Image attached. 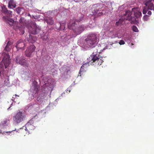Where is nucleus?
Instances as JSON below:
<instances>
[{
	"instance_id": "nucleus-23",
	"label": "nucleus",
	"mask_w": 154,
	"mask_h": 154,
	"mask_svg": "<svg viewBox=\"0 0 154 154\" xmlns=\"http://www.w3.org/2000/svg\"><path fill=\"white\" fill-rule=\"evenodd\" d=\"M8 10L6 8L5 6V5L3 6L2 8V12L5 14H6L7 11H8Z\"/></svg>"
},
{
	"instance_id": "nucleus-17",
	"label": "nucleus",
	"mask_w": 154,
	"mask_h": 154,
	"mask_svg": "<svg viewBox=\"0 0 154 154\" xmlns=\"http://www.w3.org/2000/svg\"><path fill=\"white\" fill-rule=\"evenodd\" d=\"M16 5L14 3L13 0H10L8 3V7L9 8L12 9L15 8Z\"/></svg>"
},
{
	"instance_id": "nucleus-27",
	"label": "nucleus",
	"mask_w": 154,
	"mask_h": 154,
	"mask_svg": "<svg viewBox=\"0 0 154 154\" xmlns=\"http://www.w3.org/2000/svg\"><path fill=\"white\" fill-rule=\"evenodd\" d=\"M132 30L134 32H138V29L137 27L135 26H133L132 28Z\"/></svg>"
},
{
	"instance_id": "nucleus-5",
	"label": "nucleus",
	"mask_w": 154,
	"mask_h": 154,
	"mask_svg": "<svg viewBox=\"0 0 154 154\" xmlns=\"http://www.w3.org/2000/svg\"><path fill=\"white\" fill-rule=\"evenodd\" d=\"M26 116L24 112L19 111L13 117V121L16 124L18 125L25 119Z\"/></svg>"
},
{
	"instance_id": "nucleus-37",
	"label": "nucleus",
	"mask_w": 154,
	"mask_h": 154,
	"mask_svg": "<svg viewBox=\"0 0 154 154\" xmlns=\"http://www.w3.org/2000/svg\"><path fill=\"white\" fill-rule=\"evenodd\" d=\"M2 132L1 130L0 129V134Z\"/></svg>"
},
{
	"instance_id": "nucleus-8",
	"label": "nucleus",
	"mask_w": 154,
	"mask_h": 154,
	"mask_svg": "<svg viewBox=\"0 0 154 154\" xmlns=\"http://www.w3.org/2000/svg\"><path fill=\"white\" fill-rule=\"evenodd\" d=\"M15 61L17 64H19L26 67L29 66V64L25 61V59L22 56H17Z\"/></svg>"
},
{
	"instance_id": "nucleus-15",
	"label": "nucleus",
	"mask_w": 154,
	"mask_h": 154,
	"mask_svg": "<svg viewBox=\"0 0 154 154\" xmlns=\"http://www.w3.org/2000/svg\"><path fill=\"white\" fill-rule=\"evenodd\" d=\"M3 19L5 22L9 24L11 26L13 25L14 20L8 17L5 16L3 17Z\"/></svg>"
},
{
	"instance_id": "nucleus-35",
	"label": "nucleus",
	"mask_w": 154,
	"mask_h": 154,
	"mask_svg": "<svg viewBox=\"0 0 154 154\" xmlns=\"http://www.w3.org/2000/svg\"><path fill=\"white\" fill-rule=\"evenodd\" d=\"M120 22L119 21H117L116 22V26H118L119 24H120Z\"/></svg>"
},
{
	"instance_id": "nucleus-36",
	"label": "nucleus",
	"mask_w": 154,
	"mask_h": 154,
	"mask_svg": "<svg viewBox=\"0 0 154 154\" xmlns=\"http://www.w3.org/2000/svg\"><path fill=\"white\" fill-rule=\"evenodd\" d=\"M147 14L149 15H151L152 14V12L150 11H149L147 13Z\"/></svg>"
},
{
	"instance_id": "nucleus-28",
	"label": "nucleus",
	"mask_w": 154,
	"mask_h": 154,
	"mask_svg": "<svg viewBox=\"0 0 154 154\" xmlns=\"http://www.w3.org/2000/svg\"><path fill=\"white\" fill-rule=\"evenodd\" d=\"M17 96L18 97H19V96L17 95L16 94L15 95H13V96L12 97V98H13L12 100H13V101H14L15 102V100H16V101H17V99H16V97Z\"/></svg>"
},
{
	"instance_id": "nucleus-31",
	"label": "nucleus",
	"mask_w": 154,
	"mask_h": 154,
	"mask_svg": "<svg viewBox=\"0 0 154 154\" xmlns=\"http://www.w3.org/2000/svg\"><path fill=\"white\" fill-rule=\"evenodd\" d=\"M48 38V37L47 35L44 36L43 37H42V39L45 41H46Z\"/></svg>"
},
{
	"instance_id": "nucleus-38",
	"label": "nucleus",
	"mask_w": 154,
	"mask_h": 154,
	"mask_svg": "<svg viewBox=\"0 0 154 154\" xmlns=\"http://www.w3.org/2000/svg\"><path fill=\"white\" fill-rule=\"evenodd\" d=\"M146 16H147V15H145L144 16V17H146Z\"/></svg>"
},
{
	"instance_id": "nucleus-33",
	"label": "nucleus",
	"mask_w": 154,
	"mask_h": 154,
	"mask_svg": "<svg viewBox=\"0 0 154 154\" xmlns=\"http://www.w3.org/2000/svg\"><path fill=\"white\" fill-rule=\"evenodd\" d=\"M119 44L120 45H122L125 44V42L123 40H121L120 42H119Z\"/></svg>"
},
{
	"instance_id": "nucleus-10",
	"label": "nucleus",
	"mask_w": 154,
	"mask_h": 154,
	"mask_svg": "<svg viewBox=\"0 0 154 154\" xmlns=\"http://www.w3.org/2000/svg\"><path fill=\"white\" fill-rule=\"evenodd\" d=\"M35 46L33 45L28 47L25 52L26 56L28 57H31L32 54L35 51Z\"/></svg>"
},
{
	"instance_id": "nucleus-16",
	"label": "nucleus",
	"mask_w": 154,
	"mask_h": 154,
	"mask_svg": "<svg viewBox=\"0 0 154 154\" xmlns=\"http://www.w3.org/2000/svg\"><path fill=\"white\" fill-rule=\"evenodd\" d=\"M45 21L48 24L50 25H52L54 23V20L51 17H46L45 18Z\"/></svg>"
},
{
	"instance_id": "nucleus-7",
	"label": "nucleus",
	"mask_w": 154,
	"mask_h": 154,
	"mask_svg": "<svg viewBox=\"0 0 154 154\" xmlns=\"http://www.w3.org/2000/svg\"><path fill=\"white\" fill-rule=\"evenodd\" d=\"M9 58L10 56L9 55L6 54H5L2 62L0 63V68H2L4 67V63L5 68H6L10 63Z\"/></svg>"
},
{
	"instance_id": "nucleus-6",
	"label": "nucleus",
	"mask_w": 154,
	"mask_h": 154,
	"mask_svg": "<svg viewBox=\"0 0 154 154\" xmlns=\"http://www.w3.org/2000/svg\"><path fill=\"white\" fill-rule=\"evenodd\" d=\"M34 119H30L25 125V130L27 131L29 133L33 130L35 128L34 125Z\"/></svg>"
},
{
	"instance_id": "nucleus-11",
	"label": "nucleus",
	"mask_w": 154,
	"mask_h": 154,
	"mask_svg": "<svg viewBox=\"0 0 154 154\" xmlns=\"http://www.w3.org/2000/svg\"><path fill=\"white\" fill-rule=\"evenodd\" d=\"M145 5L148 6V9L154 10V0H149L145 2Z\"/></svg>"
},
{
	"instance_id": "nucleus-2",
	"label": "nucleus",
	"mask_w": 154,
	"mask_h": 154,
	"mask_svg": "<svg viewBox=\"0 0 154 154\" xmlns=\"http://www.w3.org/2000/svg\"><path fill=\"white\" fill-rule=\"evenodd\" d=\"M97 35L95 34H91L85 39V43L88 47L93 48L97 44Z\"/></svg>"
},
{
	"instance_id": "nucleus-30",
	"label": "nucleus",
	"mask_w": 154,
	"mask_h": 154,
	"mask_svg": "<svg viewBox=\"0 0 154 154\" xmlns=\"http://www.w3.org/2000/svg\"><path fill=\"white\" fill-rule=\"evenodd\" d=\"M5 14H7V15H9V16H12V11H8H8L6 12V13Z\"/></svg>"
},
{
	"instance_id": "nucleus-13",
	"label": "nucleus",
	"mask_w": 154,
	"mask_h": 154,
	"mask_svg": "<svg viewBox=\"0 0 154 154\" xmlns=\"http://www.w3.org/2000/svg\"><path fill=\"white\" fill-rule=\"evenodd\" d=\"M89 64H90L89 62L88 63H85L83 64V65L81 66L80 69L79 71L78 75V76H81V75H82V73L83 72L84 70V68H86L89 66Z\"/></svg>"
},
{
	"instance_id": "nucleus-3",
	"label": "nucleus",
	"mask_w": 154,
	"mask_h": 154,
	"mask_svg": "<svg viewBox=\"0 0 154 154\" xmlns=\"http://www.w3.org/2000/svg\"><path fill=\"white\" fill-rule=\"evenodd\" d=\"M103 6L104 5L102 3H97L93 5L90 9V11L92 13L90 14L94 15L96 17L102 15L103 13L98 12L102 10V9Z\"/></svg>"
},
{
	"instance_id": "nucleus-9",
	"label": "nucleus",
	"mask_w": 154,
	"mask_h": 154,
	"mask_svg": "<svg viewBox=\"0 0 154 154\" xmlns=\"http://www.w3.org/2000/svg\"><path fill=\"white\" fill-rule=\"evenodd\" d=\"M41 30V28L35 24H33L29 29V33L35 35L39 33Z\"/></svg>"
},
{
	"instance_id": "nucleus-18",
	"label": "nucleus",
	"mask_w": 154,
	"mask_h": 154,
	"mask_svg": "<svg viewBox=\"0 0 154 154\" xmlns=\"http://www.w3.org/2000/svg\"><path fill=\"white\" fill-rule=\"evenodd\" d=\"M33 110L35 111L36 112H38L39 110V106L38 104H33L31 105Z\"/></svg>"
},
{
	"instance_id": "nucleus-29",
	"label": "nucleus",
	"mask_w": 154,
	"mask_h": 154,
	"mask_svg": "<svg viewBox=\"0 0 154 154\" xmlns=\"http://www.w3.org/2000/svg\"><path fill=\"white\" fill-rule=\"evenodd\" d=\"M58 24L60 26V30H63V28H62V26H64V24L63 23H62V24L59 23V24Z\"/></svg>"
},
{
	"instance_id": "nucleus-20",
	"label": "nucleus",
	"mask_w": 154,
	"mask_h": 154,
	"mask_svg": "<svg viewBox=\"0 0 154 154\" xmlns=\"http://www.w3.org/2000/svg\"><path fill=\"white\" fill-rule=\"evenodd\" d=\"M11 43L9 41L7 43L6 45L5 49L7 51H10L11 49Z\"/></svg>"
},
{
	"instance_id": "nucleus-21",
	"label": "nucleus",
	"mask_w": 154,
	"mask_h": 154,
	"mask_svg": "<svg viewBox=\"0 0 154 154\" xmlns=\"http://www.w3.org/2000/svg\"><path fill=\"white\" fill-rule=\"evenodd\" d=\"M28 41L30 43H33L36 41L35 38H33L31 35H29V37L28 39Z\"/></svg>"
},
{
	"instance_id": "nucleus-14",
	"label": "nucleus",
	"mask_w": 154,
	"mask_h": 154,
	"mask_svg": "<svg viewBox=\"0 0 154 154\" xmlns=\"http://www.w3.org/2000/svg\"><path fill=\"white\" fill-rule=\"evenodd\" d=\"M25 46V44L22 40H19L16 43V47L18 50L22 49Z\"/></svg>"
},
{
	"instance_id": "nucleus-4",
	"label": "nucleus",
	"mask_w": 154,
	"mask_h": 154,
	"mask_svg": "<svg viewBox=\"0 0 154 154\" xmlns=\"http://www.w3.org/2000/svg\"><path fill=\"white\" fill-rule=\"evenodd\" d=\"M91 60L89 61L90 64L95 66H100L103 62L102 57L99 55L95 54L94 53L91 55Z\"/></svg>"
},
{
	"instance_id": "nucleus-12",
	"label": "nucleus",
	"mask_w": 154,
	"mask_h": 154,
	"mask_svg": "<svg viewBox=\"0 0 154 154\" xmlns=\"http://www.w3.org/2000/svg\"><path fill=\"white\" fill-rule=\"evenodd\" d=\"M55 84L54 80L53 79H49L47 83H46V86L50 88H52L54 86Z\"/></svg>"
},
{
	"instance_id": "nucleus-19",
	"label": "nucleus",
	"mask_w": 154,
	"mask_h": 154,
	"mask_svg": "<svg viewBox=\"0 0 154 154\" xmlns=\"http://www.w3.org/2000/svg\"><path fill=\"white\" fill-rule=\"evenodd\" d=\"M131 13L130 11H127L126 12L125 16H127L126 18V20H132V17L131 16Z\"/></svg>"
},
{
	"instance_id": "nucleus-34",
	"label": "nucleus",
	"mask_w": 154,
	"mask_h": 154,
	"mask_svg": "<svg viewBox=\"0 0 154 154\" xmlns=\"http://www.w3.org/2000/svg\"><path fill=\"white\" fill-rule=\"evenodd\" d=\"M16 10L18 13H20L21 10V8H18L16 9Z\"/></svg>"
},
{
	"instance_id": "nucleus-24",
	"label": "nucleus",
	"mask_w": 154,
	"mask_h": 154,
	"mask_svg": "<svg viewBox=\"0 0 154 154\" xmlns=\"http://www.w3.org/2000/svg\"><path fill=\"white\" fill-rule=\"evenodd\" d=\"M9 122V119H6L2 122V124L4 125H7L8 124Z\"/></svg>"
},
{
	"instance_id": "nucleus-26",
	"label": "nucleus",
	"mask_w": 154,
	"mask_h": 154,
	"mask_svg": "<svg viewBox=\"0 0 154 154\" xmlns=\"http://www.w3.org/2000/svg\"><path fill=\"white\" fill-rule=\"evenodd\" d=\"M142 15L140 11H137L135 14V16L137 17H140Z\"/></svg>"
},
{
	"instance_id": "nucleus-39",
	"label": "nucleus",
	"mask_w": 154,
	"mask_h": 154,
	"mask_svg": "<svg viewBox=\"0 0 154 154\" xmlns=\"http://www.w3.org/2000/svg\"><path fill=\"white\" fill-rule=\"evenodd\" d=\"M131 45H134V44H133V43H131Z\"/></svg>"
},
{
	"instance_id": "nucleus-32",
	"label": "nucleus",
	"mask_w": 154,
	"mask_h": 154,
	"mask_svg": "<svg viewBox=\"0 0 154 154\" xmlns=\"http://www.w3.org/2000/svg\"><path fill=\"white\" fill-rule=\"evenodd\" d=\"M147 10L146 8H144L143 11V14H145L146 13Z\"/></svg>"
},
{
	"instance_id": "nucleus-1",
	"label": "nucleus",
	"mask_w": 154,
	"mask_h": 154,
	"mask_svg": "<svg viewBox=\"0 0 154 154\" xmlns=\"http://www.w3.org/2000/svg\"><path fill=\"white\" fill-rule=\"evenodd\" d=\"M82 20V18L78 20L75 18L71 19L68 26V28L70 29H72L76 35L80 34L84 30V27L83 25L77 26V24L76 23L80 22Z\"/></svg>"
},
{
	"instance_id": "nucleus-25",
	"label": "nucleus",
	"mask_w": 154,
	"mask_h": 154,
	"mask_svg": "<svg viewBox=\"0 0 154 154\" xmlns=\"http://www.w3.org/2000/svg\"><path fill=\"white\" fill-rule=\"evenodd\" d=\"M39 86L37 85H35L34 86V92L35 94L38 93Z\"/></svg>"
},
{
	"instance_id": "nucleus-22",
	"label": "nucleus",
	"mask_w": 154,
	"mask_h": 154,
	"mask_svg": "<svg viewBox=\"0 0 154 154\" xmlns=\"http://www.w3.org/2000/svg\"><path fill=\"white\" fill-rule=\"evenodd\" d=\"M18 29L20 31V34L23 35L25 32L24 27L23 26H21V27H18Z\"/></svg>"
}]
</instances>
